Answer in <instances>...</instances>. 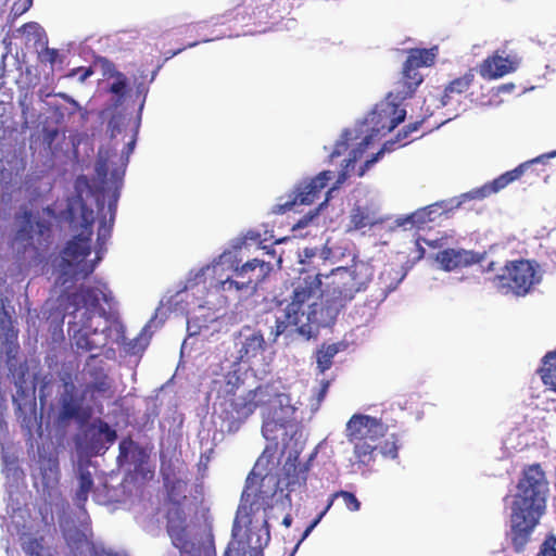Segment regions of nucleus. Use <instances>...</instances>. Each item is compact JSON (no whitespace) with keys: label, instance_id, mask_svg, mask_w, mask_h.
<instances>
[{"label":"nucleus","instance_id":"f257e3e1","mask_svg":"<svg viewBox=\"0 0 556 556\" xmlns=\"http://www.w3.org/2000/svg\"><path fill=\"white\" fill-rule=\"evenodd\" d=\"M321 275L301 270L292 282V294L283 316L275 319L270 336L298 333L305 339L314 337L320 327L332 324L340 311L362 290L353 271L345 270L326 291L321 290Z\"/></svg>","mask_w":556,"mask_h":556},{"label":"nucleus","instance_id":"f03ea898","mask_svg":"<svg viewBox=\"0 0 556 556\" xmlns=\"http://www.w3.org/2000/svg\"><path fill=\"white\" fill-rule=\"evenodd\" d=\"M548 492L549 482L541 465L525 466L510 495L508 536L515 553H523L531 541L546 511Z\"/></svg>","mask_w":556,"mask_h":556},{"label":"nucleus","instance_id":"7ed1b4c3","mask_svg":"<svg viewBox=\"0 0 556 556\" xmlns=\"http://www.w3.org/2000/svg\"><path fill=\"white\" fill-rule=\"evenodd\" d=\"M60 218L73 233L61 252V267L65 274H71L76 279L87 278L94 271L97 263L101 261L102 251L97 253L96 261L85 262L91 253V240L93 235L94 213L81 195L68 198L66 207L61 212Z\"/></svg>","mask_w":556,"mask_h":556},{"label":"nucleus","instance_id":"20e7f679","mask_svg":"<svg viewBox=\"0 0 556 556\" xmlns=\"http://www.w3.org/2000/svg\"><path fill=\"white\" fill-rule=\"evenodd\" d=\"M244 381L237 370L224 375L217 390L218 417L227 433H236L248 418L268 401V383L253 390H241Z\"/></svg>","mask_w":556,"mask_h":556},{"label":"nucleus","instance_id":"39448f33","mask_svg":"<svg viewBox=\"0 0 556 556\" xmlns=\"http://www.w3.org/2000/svg\"><path fill=\"white\" fill-rule=\"evenodd\" d=\"M87 372L91 381L84 386L79 395L74 394L76 387L73 382L64 383V392L59 400V424H66L72 419L87 421L92 415V406L89 404L96 406L100 397L112 396L111 381L103 367H90Z\"/></svg>","mask_w":556,"mask_h":556},{"label":"nucleus","instance_id":"423d86ee","mask_svg":"<svg viewBox=\"0 0 556 556\" xmlns=\"http://www.w3.org/2000/svg\"><path fill=\"white\" fill-rule=\"evenodd\" d=\"M388 426L381 419L354 414L345 427V437L353 445V459L351 463L358 468L369 467L374 464L378 442L386 435Z\"/></svg>","mask_w":556,"mask_h":556},{"label":"nucleus","instance_id":"0eeeda50","mask_svg":"<svg viewBox=\"0 0 556 556\" xmlns=\"http://www.w3.org/2000/svg\"><path fill=\"white\" fill-rule=\"evenodd\" d=\"M268 401L261 405L263 425L262 433L268 441L278 442L288 437L287 428L294 421L295 407L291 405L289 395L278 392L268 383Z\"/></svg>","mask_w":556,"mask_h":556},{"label":"nucleus","instance_id":"6e6552de","mask_svg":"<svg viewBox=\"0 0 556 556\" xmlns=\"http://www.w3.org/2000/svg\"><path fill=\"white\" fill-rule=\"evenodd\" d=\"M167 502L172 505L166 514L167 532L173 544L180 551H188L191 542L187 532V514L184 509L187 501L188 483L181 479L168 480L164 482Z\"/></svg>","mask_w":556,"mask_h":556},{"label":"nucleus","instance_id":"1a4fd4ad","mask_svg":"<svg viewBox=\"0 0 556 556\" xmlns=\"http://www.w3.org/2000/svg\"><path fill=\"white\" fill-rule=\"evenodd\" d=\"M438 54L437 46L432 48H413L407 51L401 77L396 83L394 96L396 100L404 101L414 97L424 81V75L419 72V68L434 65Z\"/></svg>","mask_w":556,"mask_h":556},{"label":"nucleus","instance_id":"9d476101","mask_svg":"<svg viewBox=\"0 0 556 556\" xmlns=\"http://www.w3.org/2000/svg\"><path fill=\"white\" fill-rule=\"evenodd\" d=\"M538 281L536 269L529 260L508 261L501 273L492 278L500 292L517 296L528 294Z\"/></svg>","mask_w":556,"mask_h":556},{"label":"nucleus","instance_id":"9b49d317","mask_svg":"<svg viewBox=\"0 0 556 556\" xmlns=\"http://www.w3.org/2000/svg\"><path fill=\"white\" fill-rule=\"evenodd\" d=\"M111 293L108 290V286L104 282H98V286H80L75 292L67 295V305L65 309L68 311L73 307L68 314L77 318H88L91 320L98 316L99 318H105L106 312L101 306V301L109 303L111 301Z\"/></svg>","mask_w":556,"mask_h":556},{"label":"nucleus","instance_id":"f8f14e48","mask_svg":"<svg viewBox=\"0 0 556 556\" xmlns=\"http://www.w3.org/2000/svg\"><path fill=\"white\" fill-rule=\"evenodd\" d=\"M392 96L393 93L390 92L388 98H391ZM405 109L401 108L393 101H389V99L376 104L372 111L365 118L364 124L367 127L366 130L370 134L365 136L363 141L359 143V146L363 147L359 152L362 153L367 148L374 136L386 135L392 131L405 119Z\"/></svg>","mask_w":556,"mask_h":556},{"label":"nucleus","instance_id":"ddd939ff","mask_svg":"<svg viewBox=\"0 0 556 556\" xmlns=\"http://www.w3.org/2000/svg\"><path fill=\"white\" fill-rule=\"evenodd\" d=\"M556 156V151L549 152L547 154L538 156L533 160L527 161L518 165L511 170L505 172L504 174L500 175L495 179H493L491 182H488L483 185L480 188H476L470 190L469 192L463 193L456 201V204L454 207H459L463 203L466 201L471 200H482L492 193H496L507 187L509 184L520 179L525 173L535 163H541L545 159H552Z\"/></svg>","mask_w":556,"mask_h":556},{"label":"nucleus","instance_id":"4468645a","mask_svg":"<svg viewBox=\"0 0 556 556\" xmlns=\"http://www.w3.org/2000/svg\"><path fill=\"white\" fill-rule=\"evenodd\" d=\"M105 330H110V328L105 327L99 331V325L93 326L90 316L70 321L67 328L74 345L83 352H90L106 345Z\"/></svg>","mask_w":556,"mask_h":556},{"label":"nucleus","instance_id":"2eb2a0df","mask_svg":"<svg viewBox=\"0 0 556 556\" xmlns=\"http://www.w3.org/2000/svg\"><path fill=\"white\" fill-rule=\"evenodd\" d=\"M332 178L333 173L331 170H324L308 180L301 181L295 187L292 199L287 201L282 207L285 211H289L296 205L312 204Z\"/></svg>","mask_w":556,"mask_h":556},{"label":"nucleus","instance_id":"dca6fc26","mask_svg":"<svg viewBox=\"0 0 556 556\" xmlns=\"http://www.w3.org/2000/svg\"><path fill=\"white\" fill-rule=\"evenodd\" d=\"M485 258V252L479 253L470 250L452 248L439 251L435 255V261L445 271H453L475 264H481Z\"/></svg>","mask_w":556,"mask_h":556},{"label":"nucleus","instance_id":"f3484780","mask_svg":"<svg viewBox=\"0 0 556 556\" xmlns=\"http://www.w3.org/2000/svg\"><path fill=\"white\" fill-rule=\"evenodd\" d=\"M85 435L87 440L86 447L96 454L108 450L117 439L116 431L100 418L88 427Z\"/></svg>","mask_w":556,"mask_h":556},{"label":"nucleus","instance_id":"a211bd4d","mask_svg":"<svg viewBox=\"0 0 556 556\" xmlns=\"http://www.w3.org/2000/svg\"><path fill=\"white\" fill-rule=\"evenodd\" d=\"M518 60L509 55L504 56L498 51L488 56L479 66L480 75L485 79H497L518 68Z\"/></svg>","mask_w":556,"mask_h":556},{"label":"nucleus","instance_id":"6ab92c4d","mask_svg":"<svg viewBox=\"0 0 556 556\" xmlns=\"http://www.w3.org/2000/svg\"><path fill=\"white\" fill-rule=\"evenodd\" d=\"M273 266L270 262H265L258 258L248 261L242 266L235 269V276L241 278V285H247L249 290L254 291L257 285L269 275Z\"/></svg>","mask_w":556,"mask_h":556},{"label":"nucleus","instance_id":"aec40b11","mask_svg":"<svg viewBox=\"0 0 556 556\" xmlns=\"http://www.w3.org/2000/svg\"><path fill=\"white\" fill-rule=\"evenodd\" d=\"M238 359L248 363L265 351L266 342L261 331L244 328L237 342Z\"/></svg>","mask_w":556,"mask_h":556},{"label":"nucleus","instance_id":"412c9836","mask_svg":"<svg viewBox=\"0 0 556 556\" xmlns=\"http://www.w3.org/2000/svg\"><path fill=\"white\" fill-rule=\"evenodd\" d=\"M473 79L475 74L472 70H469L463 76L450 81L441 96V104L443 106H453L454 109L459 106L466 97V92L472 85Z\"/></svg>","mask_w":556,"mask_h":556},{"label":"nucleus","instance_id":"4be33fe9","mask_svg":"<svg viewBox=\"0 0 556 556\" xmlns=\"http://www.w3.org/2000/svg\"><path fill=\"white\" fill-rule=\"evenodd\" d=\"M337 497H342L345 506L351 511H357L361 509V502L357 500V497L349 492V491H337L334 492L329 501L326 507L323 511L319 513V515L309 523V526L305 529V531L302 534L301 540L299 541V544L304 541L308 534L313 531V529L320 522V520L324 518V516L327 514V511L330 509V507L333 505V502Z\"/></svg>","mask_w":556,"mask_h":556},{"label":"nucleus","instance_id":"5701e85b","mask_svg":"<svg viewBox=\"0 0 556 556\" xmlns=\"http://www.w3.org/2000/svg\"><path fill=\"white\" fill-rule=\"evenodd\" d=\"M116 202L117 195H114L113 200L109 202L110 217L103 215L99 219L98 231H97V251L100 254L102 251H106V243L112 236L115 215H116Z\"/></svg>","mask_w":556,"mask_h":556},{"label":"nucleus","instance_id":"b1692460","mask_svg":"<svg viewBox=\"0 0 556 556\" xmlns=\"http://www.w3.org/2000/svg\"><path fill=\"white\" fill-rule=\"evenodd\" d=\"M16 219L18 220V229L14 236L13 243L17 244L18 250L26 251L28 247L33 245V233L35 230L33 213L25 208L16 216Z\"/></svg>","mask_w":556,"mask_h":556},{"label":"nucleus","instance_id":"393cba45","mask_svg":"<svg viewBox=\"0 0 556 556\" xmlns=\"http://www.w3.org/2000/svg\"><path fill=\"white\" fill-rule=\"evenodd\" d=\"M308 465L287 463L285 465L286 486L289 492L305 489L307 481Z\"/></svg>","mask_w":556,"mask_h":556},{"label":"nucleus","instance_id":"a878e982","mask_svg":"<svg viewBox=\"0 0 556 556\" xmlns=\"http://www.w3.org/2000/svg\"><path fill=\"white\" fill-rule=\"evenodd\" d=\"M376 224L372 212L368 207L355 205L350 213V223L346 231H356Z\"/></svg>","mask_w":556,"mask_h":556},{"label":"nucleus","instance_id":"bb28decb","mask_svg":"<svg viewBox=\"0 0 556 556\" xmlns=\"http://www.w3.org/2000/svg\"><path fill=\"white\" fill-rule=\"evenodd\" d=\"M539 372L543 384L556 392V351L548 352L543 357Z\"/></svg>","mask_w":556,"mask_h":556},{"label":"nucleus","instance_id":"cd10ccee","mask_svg":"<svg viewBox=\"0 0 556 556\" xmlns=\"http://www.w3.org/2000/svg\"><path fill=\"white\" fill-rule=\"evenodd\" d=\"M93 486V479L89 471H81L78 477V489L74 496V504L80 508H85L89 493Z\"/></svg>","mask_w":556,"mask_h":556},{"label":"nucleus","instance_id":"c85d7f7f","mask_svg":"<svg viewBox=\"0 0 556 556\" xmlns=\"http://www.w3.org/2000/svg\"><path fill=\"white\" fill-rule=\"evenodd\" d=\"M340 344H323L316 353V363L319 372L324 374L332 366L333 357L339 353Z\"/></svg>","mask_w":556,"mask_h":556},{"label":"nucleus","instance_id":"c756f323","mask_svg":"<svg viewBox=\"0 0 556 556\" xmlns=\"http://www.w3.org/2000/svg\"><path fill=\"white\" fill-rule=\"evenodd\" d=\"M0 337H4L7 341L16 338V332L14 331L12 319L4 305H2L0 313Z\"/></svg>","mask_w":556,"mask_h":556},{"label":"nucleus","instance_id":"7c9ffc66","mask_svg":"<svg viewBox=\"0 0 556 556\" xmlns=\"http://www.w3.org/2000/svg\"><path fill=\"white\" fill-rule=\"evenodd\" d=\"M242 281L241 278H237L236 279H232L230 277H226L225 279H219L217 280V282L214 285V287L217 289V290H220V291H228V292H231V291H235V292H240V291H248V287L247 285H241L240 282Z\"/></svg>","mask_w":556,"mask_h":556},{"label":"nucleus","instance_id":"2f4dec72","mask_svg":"<svg viewBox=\"0 0 556 556\" xmlns=\"http://www.w3.org/2000/svg\"><path fill=\"white\" fill-rule=\"evenodd\" d=\"M94 66H98L104 77H117L122 72L116 70L115 64L105 56H97L93 61Z\"/></svg>","mask_w":556,"mask_h":556},{"label":"nucleus","instance_id":"473e14b6","mask_svg":"<svg viewBox=\"0 0 556 556\" xmlns=\"http://www.w3.org/2000/svg\"><path fill=\"white\" fill-rule=\"evenodd\" d=\"M433 206L434 205H430V206H427L425 208L414 212L413 214H410L409 216L406 217L405 222L409 223L412 225H417V226H420L428 222H432L433 219L431 218V214L433 212L432 211Z\"/></svg>","mask_w":556,"mask_h":556},{"label":"nucleus","instance_id":"72a5a7b5","mask_svg":"<svg viewBox=\"0 0 556 556\" xmlns=\"http://www.w3.org/2000/svg\"><path fill=\"white\" fill-rule=\"evenodd\" d=\"M42 539L28 538L23 544L22 548L27 556H45Z\"/></svg>","mask_w":556,"mask_h":556},{"label":"nucleus","instance_id":"f704fd0d","mask_svg":"<svg viewBox=\"0 0 556 556\" xmlns=\"http://www.w3.org/2000/svg\"><path fill=\"white\" fill-rule=\"evenodd\" d=\"M536 556H556V535L548 533L539 547Z\"/></svg>","mask_w":556,"mask_h":556},{"label":"nucleus","instance_id":"c9c22d12","mask_svg":"<svg viewBox=\"0 0 556 556\" xmlns=\"http://www.w3.org/2000/svg\"><path fill=\"white\" fill-rule=\"evenodd\" d=\"M36 226V232L38 235V243L39 244H42L43 242H48L49 239L51 238V224L47 220H43V219H38L35 224H34V227Z\"/></svg>","mask_w":556,"mask_h":556},{"label":"nucleus","instance_id":"e433bc0d","mask_svg":"<svg viewBox=\"0 0 556 556\" xmlns=\"http://www.w3.org/2000/svg\"><path fill=\"white\" fill-rule=\"evenodd\" d=\"M116 80L110 86V92L116 94L119 99H123L126 93L127 88V77L122 73L117 77Z\"/></svg>","mask_w":556,"mask_h":556},{"label":"nucleus","instance_id":"4c0bfd02","mask_svg":"<svg viewBox=\"0 0 556 556\" xmlns=\"http://www.w3.org/2000/svg\"><path fill=\"white\" fill-rule=\"evenodd\" d=\"M350 136L351 132L349 130L343 131L342 139L337 141L333 151L330 154L332 159L342 155L348 150Z\"/></svg>","mask_w":556,"mask_h":556},{"label":"nucleus","instance_id":"58836bf2","mask_svg":"<svg viewBox=\"0 0 556 556\" xmlns=\"http://www.w3.org/2000/svg\"><path fill=\"white\" fill-rule=\"evenodd\" d=\"M33 4V0H14L11 7V15L16 18L27 12Z\"/></svg>","mask_w":556,"mask_h":556},{"label":"nucleus","instance_id":"ea45409f","mask_svg":"<svg viewBox=\"0 0 556 556\" xmlns=\"http://www.w3.org/2000/svg\"><path fill=\"white\" fill-rule=\"evenodd\" d=\"M381 453L384 455V456H388V457H391V458H396L397 457V453H399V446H397V439L396 437L393 434L392 435V441H386L383 443V445L381 446Z\"/></svg>","mask_w":556,"mask_h":556},{"label":"nucleus","instance_id":"a19ab883","mask_svg":"<svg viewBox=\"0 0 556 556\" xmlns=\"http://www.w3.org/2000/svg\"><path fill=\"white\" fill-rule=\"evenodd\" d=\"M18 31L27 33L33 35L35 38H39L43 34V28L36 22L25 23Z\"/></svg>","mask_w":556,"mask_h":556},{"label":"nucleus","instance_id":"79ce46f5","mask_svg":"<svg viewBox=\"0 0 556 556\" xmlns=\"http://www.w3.org/2000/svg\"><path fill=\"white\" fill-rule=\"evenodd\" d=\"M134 446H135V442L130 438L123 439L119 442V446H118V450H119L118 459H127L129 451Z\"/></svg>","mask_w":556,"mask_h":556},{"label":"nucleus","instance_id":"37998d69","mask_svg":"<svg viewBox=\"0 0 556 556\" xmlns=\"http://www.w3.org/2000/svg\"><path fill=\"white\" fill-rule=\"evenodd\" d=\"M93 74V70L91 66L89 67H77L74 68L71 75H79V81H85L87 78H89Z\"/></svg>","mask_w":556,"mask_h":556},{"label":"nucleus","instance_id":"c03bdc74","mask_svg":"<svg viewBox=\"0 0 556 556\" xmlns=\"http://www.w3.org/2000/svg\"><path fill=\"white\" fill-rule=\"evenodd\" d=\"M329 387H330L329 380H323L320 382V387L316 392V401L318 404L321 403L324 401V399L326 397Z\"/></svg>","mask_w":556,"mask_h":556},{"label":"nucleus","instance_id":"a18cd8bd","mask_svg":"<svg viewBox=\"0 0 556 556\" xmlns=\"http://www.w3.org/2000/svg\"><path fill=\"white\" fill-rule=\"evenodd\" d=\"M43 60L49 62L51 65H53L58 58H59V51L53 48H46L42 52Z\"/></svg>","mask_w":556,"mask_h":556},{"label":"nucleus","instance_id":"49530a36","mask_svg":"<svg viewBox=\"0 0 556 556\" xmlns=\"http://www.w3.org/2000/svg\"><path fill=\"white\" fill-rule=\"evenodd\" d=\"M200 41H193V42H190L188 43L187 46L182 47V48H179L177 50H173V51H168L167 52V56L165 58V61L174 58L175 55L179 54L180 52H182L184 50H186L187 48H192V47H195L197 45H199Z\"/></svg>","mask_w":556,"mask_h":556},{"label":"nucleus","instance_id":"de8ad7c7","mask_svg":"<svg viewBox=\"0 0 556 556\" xmlns=\"http://www.w3.org/2000/svg\"><path fill=\"white\" fill-rule=\"evenodd\" d=\"M58 136V130L56 129H53V130H47L46 134H45V140L51 144L55 137Z\"/></svg>","mask_w":556,"mask_h":556},{"label":"nucleus","instance_id":"09e8293b","mask_svg":"<svg viewBox=\"0 0 556 556\" xmlns=\"http://www.w3.org/2000/svg\"><path fill=\"white\" fill-rule=\"evenodd\" d=\"M484 261L480 264L482 268V273H492L495 270L496 263L494 261H490L486 265H483Z\"/></svg>","mask_w":556,"mask_h":556},{"label":"nucleus","instance_id":"8fccbe9b","mask_svg":"<svg viewBox=\"0 0 556 556\" xmlns=\"http://www.w3.org/2000/svg\"><path fill=\"white\" fill-rule=\"evenodd\" d=\"M419 124H420L419 122L408 124V125L405 127V128H406V130H405V136H406L407 134H410V132H413V131H416V130L418 129Z\"/></svg>","mask_w":556,"mask_h":556},{"label":"nucleus","instance_id":"3c124183","mask_svg":"<svg viewBox=\"0 0 556 556\" xmlns=\"http://www.w3.org/2000/svg\"><path fill=\"white\" fill-rule=\"evenodd\" d=\"M282 525L289 528L292 525V517L290 515H286L282 519Z\"/></svg>","mask_w":556,"mask_h":556},{"label":"nucleus","instance_id":"603ef678","mask_svg":"<svg viewBox=\"0 0 556 556\" xmlns=\"http://www.w3.org/2000/svg\"><path fill=\"white\" fill-rule=\"evenodd\" d=\"M106 170H108L106 162H100L99 167H98V173L99 174L103 173L105 175Z\"/></svg>","mask_w":556,"mask_h":556},{"label":"nucleus","instance_id":"864d4df0","mask_svg":"<svg viewBox=\"0 0 556 556\" xmlns=\"http://www.w3.org/2000/svg\"><path fill=\"white\" fill-rule=\"evenodd\" d=\"M381 153H382V151L378 152V153H377V154H376L371 160L366 161V162H365V167H368V166H370L372 163H375V162L378 160V157H379V155H380Z\"/></svg>","mask_w":556,"mask_h":556},{"label":"nucleus","instance_id":"5fc2aeb1","mask_svg":"<svg viewBox=\"0 0 556 556\" xmlns=\"http://www.w3.org/2000/svg\"><path fill=\"white\" fill-rule=\"evenodd\" d=\"M4 68L3 67H0V90L2 89V87L4 86Z\"/></svg>","mask_w":556,"mask_h":556},{"label":"nucleus","instance_id":"6e6d98bb","mask_svg":"<svg viewBox=\"0 0 556 556\" xmlns=\"http://www.w3.org/2000/svg\"><path fill=\"white\" fill-rule=\"evenodd\" d=\"M357 152H358V150H353V156L348 160L346 166H349L351 163H354L356 161Z\"/></svg>","mask_w":556,"mask_h":556},{"label":"nucleus","instance_id":"4d7b16f0","mask_svg":"<svg viewBox=\"0 0 556 556\" xmlns=\"http://www.w3.org/2000/svg\"><path fill=\"white\" fill-rule=\"evenodd\" d=\"M308 223V219L304 218V219H301L299 223H298V226L299 227H303V226H306Z\"/></svg>","mask_w":556,"mask_h":556},{"label":"nucleus","instance_id":"13d9d810","mask_svg":"<svg viewBox=\"0 0 556 556\" xmlns=\"http://www.w3.org/2000/svg\"><path fill=\"white\" fill-rule=\"evenodd\" d=\"M96 357H97V355H90V356L88 357V362H87L86 366H87V367H90V361L96 359Z\"/></svg>","mask_w":556,"mask_h":556},{"label":"nucleus","instance_id":"bf43d9fd","mask_svg":"<svg viewBox=\"0 0 556 556\" xmlns=\"http://www.w3.org/2000/svg\"><path fill=\"white\" fill-rule=\"evenodd\" d=\"M161 66H162V65H159V66L156 67V70L152 73L151 80H153V79L155 78V76H156L157 72L160 71Z\"/></svg>","mask_w":556,"mask_h":556},{"label":"nucleus","instance_id":"052dcab7","mask_svg":"<svg viewBox=\"0 0 556 556\" xmlns=\"http://www.w3.org/2000/svg\"><path fill=\"white\" fill-rule=\"evenodd\" d=\"M13 403L16 406V408L20 410L21 409V404L17 402L16 399H13Z\"/></svg>","mask_w":556,"mask_h":556},{"label":"nucleus","instance_id":"680f3d73","mask_svg":"<svg viewBox=\"0 0 556 556\" xmlns=\"http://www.w3.org/2000/svg\"><path fill=\"white\" fill-rule=\"evenodd\" d=\"M267 254H269V255H271L274 257L276 252H275L274 249H269V250H267Z\"/></svg>","mask_w":556,"mask_h":556},{"label":"nucleus","instance_id":"e2e57ef3","mask_svg":"<svg viewBox=\"0 0 556 556\" xmlns=\"http://www.w3.org/2000/svg\"><path fill=\"white\" fill-rule=\"evenodd\" d=\"M218 269H219V267H218V266H213V271H214L215 274H217V273H218Z\"/></svg>","mask_w":556,"mask_h":556},{"label":"nucleus","instance_id":"0e129e2a","mask_svg":"<svg viewBox=\"0 0 556 556\" xmlns=\"http://www.w3.org/2000/svg\"><path fill=\"white\" fill-rule=\"evenodd\" d=\"M102 556H117L116 554L105 553Z\"/></svg>","mask_w":556,"mask_h":556},{"label":"nucleus","instance_id":"69168bd1","mask_svg":"<svg viewBox=\"0 0 556 556\" xmlns=\"http://www.w3.org/2000/svg\"><path fill=\"white\" fill-rule=\"evenodd\" d=\"M328 202V197L325 199V201L320 204V207H323Z\"/></svg>","mask_w":556,"mask_h":556},{"label":"nucleus","instance_id":"338daca9","mask_svg":"<svg viewBox=\"0 0 556 556\" xmlns=\"http://www.w3.org/2000/svg\"><path fill=\"white\" fill-rule=\"evenodd\" d=\"M312 254L308 253L307 249L305 250V256H311Z\"/></svg>","mask_w":556,"mask_h":556},{"label":"nucleus","instance_id":"774afa93","mask_svg":"<svg viewBox=\"0 0 556 556\" xmlns=\"http://www.w3.org/2000/svg\"><path fill=\"white\" fill-rule=\"evenodd\" d=\"M223 556H229V552H226Z\"/></svg>","mask_w":556,"mask_h":556}]
</instances>
